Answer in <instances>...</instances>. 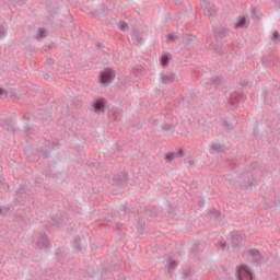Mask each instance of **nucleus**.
I'll list each match as a JSON object with an SVG mask.
<instances>
[{
  "label": "nucleus",
  "mask_w": 280,
  "mask_h": 280,
  "mask_svg": "<svg viewBox=\"0 0 280 280\" xmlns=\"http://www.w3.org/2000/svg\"><path fill=\"white\" fill-rule=\"evenodd\" d=\"M214 40H222V38H226L229 34H231V28L228 26H213L212 27Z\"/></svg>",
  "instance_id": "nucleus-15"
},
{
  "label": "nucleus",
  "mask_w": 280,
  "mask_h": 280,
  "mask_svg": "<svg viewBox=\"0 0 280 280\" xmlns=\"http://www.w3.org/2000/svg\"><path fill=\"white\" fill-rule=\"evenodd\" d=\"M116 77L117 74L115 73V70H113L112 68H105L98 73L97 82L104 88L110 86V84L115 82Z\"/></svg>",
  "instance_id": "nucleus-5"
},
{
  "label": "nucleus",
  "mask_w": 280,
  "mask_h": 280,
  "mask_svg": "<svg viewBox=\"0 0 280 280\" xmlns=\"http://www.w3.org/2000/svg\"><path fill=\"white\" fill-rule=\"evenodd\" d=\"M122 211L125 213H128V211H130V208H128V206H122Z\"/></svg>",
  "instance_id": "nucleus-62"
},
{
  "label": "nucleus",
  "mask_w": 280,
  "mask_h": 280,
  "mask_svg": "<svg viewBox=\"0 0 280 280\" xmlns=\"http://www.w3.org/2000/svg\"><path fill=\"white\" fill-rule=\"evenodd\" d=\"M272 127H275L277 132H279V135H280V115H278V116H276V118H273Z\"/></svg>",
  "instance_id": "nucleus-48"
},
{
  "label": "nucleus",
  "mask_w": 280,
  "mask_h": 280,
  "mask_svg": "<svg viewBox=\"0 0 280 280\" xmlns=\"http://www.w3.org/2000/svg\"><path fill=\"white\" fill-rule=\"evenodd\" d=\"M238 185L244 191H253L258 185L255 175L250 171H245L238 176Z\"/></svg>",
  "instance_id": "nucleus-3"
},
{
  "label": "nucleus",
  "mask_w": 280,
  "mask_h": 280,
  "mask_svg": "<svg viewBox=\"0 0 280 280\" xmlns=\"http://www.w3.org/2000/svg\"><path fill=\"white\" fill-rule=\"evenodd\" d=\"M174 159H176V152L168 151L164 155L165 163H172V161H174Z\"/></svg>",
  "instance_id": "nucleus-41"
},
{
  "label": "nucleus",
  "mask_w": 280,
  "mask_h": 280,
  "mask_svg": "<svg viewBox=\"0 0 280 280\" xmlns=\"http://www.w3.org/2000/svg\"><path fill=\"white\" fill-rule=\"evenodd\" d=\"M264 100L267 106H272V104H275L277 101V96H275V92H272V90L266 89L264 92Z\"/></svg>",
  "instance_id": "nucleus-17"
},
{
  "label": "nucleus",
  "mask_w": 280,
  "mask_h": 280,
  "mask_svg": "<svg viewBox=\"0 0 280 280\" xmlns=\"http://www.w3.org/2000/svg\"><path fill=\"white\" fill-rule=\"evenodd\" d=\"M172 60H174V56L172 55V52H163L160 56V65L163 67V69H167Z\"/></svg>",
  "instance_id": "nucleus-18"
},
{
  "label": "nucleus",
  "mask_w": 280,
  "mask_h": 280,
  "mask_svg": "<svg viewBox=\"0 0 280 280\" xmlns=\"http://www.w3.org/2000/svg\"><path fill=\"white\" fill-rule=\"evenodd\" d=\"M178 38H180V37L178 36V33H176V32L170 33V34L166 36V43H176V40H178Z\"/></svg>",
  "instance_id": "nucleus-40"
},
{
  "label": "nucleus",
  "mask_w": 280,
  "mask_h": 280,
  "mask_svg": "<svg viewBox=\"0 0 280 280\" xmlns=\"http://www.w3.org/2000/svg\"><path fill=\"white\" fill-rule=\"evenodd\" d=\"M95 47H96V49H98L100 51L104 50V45H102V43H100V42H97V43L95 44Z\"/></svg>",
  "instance_id": "nucleus-57"
},
{
  "label": "nucleus",
  "mask_w": 280,
  "mask_h": 280,
  "mask_svg": "<svg viewBox=\"0 0 280 280\" xmlns=\"http://www.w3.org/2000/svg\"><path fill=\"white\" fill-rule=\"evenodd\" d=\"M4 5H8V0H0V10L4 8Z\"/></svg>",
  "instance_id": "nucleus-60"
},
{
  "label": "nucleus",
  "mask_w": 280,
  "mask_h": 280,
  "mask_svg": "<svg viewBox=\"0 0 280 280\" xmlns=\"http://www.w3.org/2000/svg\"><path fill=\"white\" fill-rule=\"evenodd\" d=\"M211 49H213V51H215V54H219V56H224V42L222 40H215V44L214 45H211L210 46Z\"/></svg>",
  "instance_id": "nucleus-27"
},
{
  "label": "nucleus",
  "mask_w": 280,
  "mask_h": 280,
  "mask_svg": "<svg viewBox=\"0 0 280 280\" xmlns=\"http://www.w3.org/2000/svg\"><path fill=\"white\" fill-rule=\"evenodd\" d=\"M45 10L48 13L47 21H50L52 25L56 21H58L60 25H62V23H73V15H71L69 7L48 2L46 3Z\"/></svg>",
  "instance_id": "nucleus-1"
},
{
  "label": "nucleus",
  "mask_w": 280,
  "mask_h": 280,
  "mask_svg": "<svg viewBox=\"0 0 280 280\" xmlns=\"http://www.w3.org/2000/svg\"><path fill=\"white\" fill-rule=\"evenodd\" d=\"M5 183V177L3 175H0V187L3 186Z\"/></svg>",
  "instance_id": "nucleus-61"
},
{
  "label": "nucleus",
  "mask_w": 280,
  "mask_h": 280,
  "mask_svg": "<svg viewBox=\"0 0 280 280\" xmlns=\"http://www.w3.org/2000/svg\"><path fill=\"white\" fill-rule=\"evenodd\" d=\"M49 36V30L45 27H38L37 33L35 34L36 40H43V38H47Z\"/></svg>",
  "instance_id": "nucleus-30"
},
{
  "label": "nucleus",
  "mask_w": 280,
  "mask_h": 280,
  "mask_svg": "<svg viewBox=\"0 0 280 280\" xmlns=\"http://www.w3.org/2000/svg\"><path fill=\"white\" fill-rule=\"evenodd\" d=\"M162 130L166 133V135H174V132L176 131V127L174 125H170L167 122H163L162 124Z\"/></svg>",
  "instance_id": "nucleus-36"
},
{
  "label": "nucleus",
  "mask_w": 280,
  "mask_h": 280,
  "mask_svg": "<svg viewBox=\"0 0 280 280\" xmlns=\"http://www.w3.org/2000/svg\"><path fill=\"white\" fill-rule=\"evenodd\" d=\"M224 180H226V183H229V185H232L233 187H235V185H238V179L235 178V176H233V174H225L223 175Z\"/></svg>",
  "instance_id": "nucleus-37"
},
{
  "label": "nucleus",
  "mask_w": 280,
  "mask_h": 280,
  "mask_svg": "<svg viewBox=\"0 0 280 280\" xmlns=\"http://www.w3.org/2000/svg\"><path fill=\"white\" fill-rule=\"evenodd\" d=\"M97 270L101 275H106V272L110 271V267H108V264L103 262L102 267H97Z\"/></svg>",
  "instance_id": "nucleus-44"
},
{
  "label": "nucleus",
  "mask_w": 280,
  "mask_h": 280,
  "mask_svg": "<svg viewBox=\"0 0 280 280\" xmlns=\"http://www.w3.org/2000/svg\"><path fill=\"white\" fill-rule=\"evenodd\" d=\"M35 248L38 250H49V248H51V241L45 231L37 233L35 238Z\"/></svg>",
  "instance_id": "nucleus-12"
},
{
  "label": "nucleus",
  "mask_w": 280,
  "mask_h": 280,
  "mask_svg": "<svg viewBox=\"0 0 280 280\" xmlns=\"http://www.w3.org/2000/svg\"><path fill=\"white\" fill-rule=\"evenodd\" d=\"M43 126H49L51 124V116L47 115L46 117H39Z\"/></svg>",
  "instance_id": "nucleus-50"
},
{
  "label": "nucleus",
  "mask_w": 280,
  "mask_h": 280,
  "mask_svg": "<svg viewBox=\"0 0 280 280\" xmlns=\"http://www.w3.org/2000/svg\"><path fill=\"white\" fill-rule=\"evenodd\" d=\"M106 104H108V101L104 97L96 98L93 103V110L96 113V115H104L106 113Z\"/></svg>",
  "instance_id": "nucleus-14"
},
{
  "label": "nucleus",
  "mask_w": 280,
  "mask_h": 280,
  "mask_svg": "<svg viewBox=\"0 0 280 280\" xmlns=\"http://www.w3.org/2000/svg\"><path fill=\"white\" fill-rule=\"evenodd\" d=\"M246 100H247L246 94L242 92L231 93L228 100V110H231V112L237 110L240 108V104H244Z\"/></svg>",
  "instance_id": "nucleus-6"
},
{
  "label": "nucleus",
  "mask_w": 280,
  "mask_h": 280,
  "mask_svg": "<svg viewBox=\"0 0 280 280\" xmlns=\"http://www.w3.org/2000/svg\"><path fill=\"white\" fill-rule=\"evenodd\" d=\"M201 86L206 91H218L219 93H229L231 91V86L229 85V79L224 75H212L209 79H203L200 81Z\"/></svg>",
  "instance_id": "nucleus-2"
},
{
  "label": "nucleus",
  "mask_w": 280,
  "mask_h": 280,
  "mask_svg": "<svg viewBox=\"0 0 280 280\" xmlns=\"http://www.w3.org/2000/svg\"><path fill=\"white\" fill-rule=\"evenodd\" d=\"M248 25H250V22L246 20L245 16H241L240 20L235 24L236 30H248Z\"/></svg>",
  "instance_id": "nucleus-28"
},
{
  "label": "nucleus",
  "mask_w": 280,
  "mask_h": 280,
  "mask_svg": "<svg viewBox=\"0 0 280 280\" xmlns=\"http://www.w3.org/2000/svg\"><path fill=\"white\" fill-rule=\"evenodd\" d=\"M131 40L133 45H141L143 40V36H141V32L139 30H135L131 34Z\"/></svg>",
  "instance_id": "nucleus-31"
},
{
  "label": "nucleus",
  "mask_w": 280,
  "mask_h": 280,
  "mask_svg": "<svg viewBox=\"0 0 280 280\" xmlns=\"http://www.w3.org/2000/svg\"><path fill=\"white\" fill-rule=\"evenodd\" d=\"M190 253L194 257H196V255H200V243L195 242L190 248Z\"/></svg>",
  "instance_id": "nucleus-39"
},
{
  "label": "nucleus",
  "mask_w": 280,
  "mask_h": 280,
  "mask_svg": "<svg viewBox=\"0 0 280 280\" xmlns=\"http://www.w3.org/2000/svg\"><path fill=\"white\" fill-rule=\"evenodd\" d=\"M128 180H130L128 171H121L112 177L110 185H114L115 187H119V189H124L128 187Z\"/></svg>",
  "instance_id": "nucleus-10"
},
{
  "label": "nucleus",
  "mask_w": 280,
  "mask_h": 280,
  "mask_svg": "<svg viewBox=\"0 0 280 280\" xmlns=\"http://www.w3.org/2000/svg\"><path fill=\"white\" fill-rule=\"evenodd\" d=\"M247 255L252 257L256 264L259 265L261 262V252H259V249L250 248L247 250Z\"/></svg>",
  "instance_id": "nucleus-25"
},
{
  "label": "nucleus",
  "mask_w": 280,
  "mask_h": 280,
  "mask_svg": "<svg viewBox=\"0 0 280 280\" xmlns=\"http://www.w3.org/2000/svg\"><path fill=\"white\" fill-rule=\"evenodd\" d=\"M5 36H8V26L0 24V38H5Z\"/></svg>",
  "instance_id": "nucleus-47"
},
{
  "label": "nucleus",
  "mask_w": 280,
  "mask_h": 280,
  "mask_svg": "<svg viewBox=\"0 0 280 280\" xmlns=\"http://www.w3.org/2000/svg\"><path fill=\"white\" fill-rule=\"evenodd\" d=\"M223 128H225L226 132H233L235 127L233 126V118L226 116L223 118Z\"/></svg>",
  "instance_id": "nucleus-29"
},
{
  "label": "nucleus",
  "mask_w": 280,
  "mask_h": 280,
  "mask_svg": "<svg viewBox=\"0 0 280 280\" xmlns=\"http://www.w3.org/2000/svg\"><path fill=\"white\" fill-rule=\"evenodd\" d=\"M167 213H168V218H180V209L176 208V207H173V206H170L168 209H167Z\"/></svg>",
  "instance_id": "nucleus-35"
},
{
  "label": "nucleus",
  "mask_w": 280,
  "mask_h": 280,
  "mask_svg": "<svg viewBox=\"0 0 280 280\" xmlns=\"http://www.w3.org/2000/svg\"><path fill=\"white\" fill-rule=\"evenodd\" d=\"M262 205L265 206V209L269 210L270 206L268 205V202H262Z\"/></svg>",
  "instance_id": "nucleus-63"
},
{
  "label": "nucleus",
  "mask_w": 280,
  "mask_h": 280,
  "mask_svg": "<svg viewBox=\"0 0 280 280\" xmlns=\"http://www.w3.org/2000/svg\"><path fill=\"white\" fill-rule=\"evenodd\" d=\"M2 128L4 130H8V132H12L14 130V127L12 126V121L10 119H5L2 124Z\"/></svg>",
  "instance_id": "nucleus-42"
},
{
  "label": "nucleus",
  "mask_w": 280,
  "mask_h": 280,
  "mask_svg": "<svg viewBox=\"0 0 280 280\" xmlns=\"http://www.w3.org/2000/svg\"><path fill=\"white\" fill-rule=\"evenodd\" d=\"M201 9L203 10L205 16H208L210 23H215L218 18V7L211 0H201Z\"/></svg>",
  "instance_id": "nucleus-4"
},
{
  "label": "nucleus",
  "mask_w": 280,
  "mask_h": 280,
  "mask_svg": "<svg viewBox=\"0 0 280 280\" xmlns=\"http://www.w3.org/2000/svg\"><path fill=\"white\" fill-rule=\"evenodd\" d=\"M67 217H65L62 213H55L48 221V229H54L55 231H58L59 229H65L67 228Z\"/></svg>",
  "instance_id": "nucleus-9"
},
{
  "label": "nucleus",
  "mask_w": 280,
  "mask_h": 280,
  "mask_svg": "<svg viewBox=\"0 0 280 280\" xmlns=\"http://www.w3.org/2000/svg\"><path fill=\"white\" fill-rule=\"evenodd\" d=\"M50 145L52 148V152L54 150H60V148H62V144L58 140H52V143Z\"/></svg>",
  "instance_id": "nucleus-52"
},
{
  "label": "nucleus",
  "mask_w": 280,
  "mask_h": 280,
  "mask_svg": "<svg viewBox=\"0 0 280 280\" xmlns=\"http://www.w3.org/2000/svg\"><path fill=\"white\" fill-rule=\"evenodd\" d=\"M208 215H209V218H213L215 224H220V222H222V220L224 219L222 217V212H220V210H218L215 208H211L208 211Z\"/></svg>",
  "instance_id": "nucleus-22"
},
{
  "label": "nucleus",
  "mask_w": 280,
  "mask_h": 280,
  "mask_svg": "<svg viewBox=\"0 0 280 280\" xmlns=\"http://www.w3.org/2000/svg\"><path fill=\"white\" fill-rule=\"evenodd\" d=\"M231 243H226V240L224 237H221L217 243H215V248L220 250L221 253H224V250H231Z\"/></svg>",
  "instance_id": "nucleus-23"
},
{
  "label": "nucleus",
  "mask_w": 280,
  "mask_h": 280,
  "mask_svg": "<svg viewBox=\"0 0 280 280\" xmlns=\"http://www.w3.org/2000/svg\"><path fill=\"white\" fill-rule=\"evenodd\" d=\"M148 219L145 218H139L136 223V229L140 235H143V233H148Z\"/></svg>",
  "instance_id": "nucleus-19"
},
{
  "label": "nucleus",
  "mask_w": 280,
  "mask_h": 280,
  "mask_svg": "<svg viewBox=\"0 0 280 280\" xmlns=\"http://www.w3.org/2000/svg\"><path fill=\"white\" fill-rule=\"evenodd\" d=\"M56 63V60H54V58H48L46 61H45V67H54V65Z\"/></svg>",
  "instance_id": "nucleus-56"
},
{
  "label": "nucleus",
  "mask_w": 280,
  "mask_h": 280,
  "mask_svg": "<svg viewBox=\"0 0 280 280\" xmlns=\"http://www.w3.org/2000/svg\"><path fill=\"white\" fill-rule=\"evenodd\" d=\"M72 106H73L74 110H82V101L74 98L72 101Z\"/></svg>",
  "instance_id": "nucleus-46"
},
{
  "label": "nucleus",
  "mask_w": 280,
  "mask_h": 280,
  "mask_svg": "<svg viewBox=\"0 0 280 280\" xmlns=\"http://www.w3.org/2000/svg\"><path fill=\"white\" fill-rule=\"evenodd\" d=\"M2 211L4 215H8V213H10V207H2Z\"/></svg>",
  "instance_id": "nucleus-59"
},
{
  "label": "nucleus",
  "mask_w": 280,
  "mask_h": 280,
  "mask_svg": "<svg viewBox=\"0 0 280 280\" xmlns=\"http://www.w3.org/2000/svg\"><path fill=\"white\" fill-rule=\"evenodd\" d=\"M253 86V83L248 80L242 79L238 83V90L242 91V89H250Z\"/></svg>",
  "instance_id": "nucleus-38"
},
{
  "label": "nucleus",
  "mask_w": 280,
  "mask_h": 280,
  "mask_svg": "<svg viewBox=\"0 0 280 280\" xmlns=\"http://www.w3.org/2000/svg\"><path fill=\"white\" fill-rule=\"evenodd\" d=\"M185 158V150L178 149L177 152L175 153V159H183Z\"/></svg>",
  "instance_id": "nucleus-54"
},
{
  "label": "nucleus",
  "mask_w": 280,
  "mask_h": 280,
  "mask_svg": "<svg viewBox=\"0 0 280 280\" xmlns=\"http://www.w3.org/2000/svg\"><path fill=\"white\" fill-rule=\"evenodd\" d=\"M23 132H25V135H34L35 132L34 126H32V118H30V116H27V121L23 127Z\"/></svg>",
  "instance_id": "nucleus-32"
},
{
  "label": "nucleus",
  "mask_w": 280,
  "mask_h": 280,
  "mask_svg": "<svg viewBox=\"0 0 280 280\" xmlns=\"http://www.w3.org/2000/svg\"><path fill=\"white\" fill-rule=\"evenodd\" d=\"M18 5H27V0H18L16 2Z\"/></svg>",
  "instance_id": "nucleus-58"
},
{
  "label": "nucleus",
  "mask_w": 280,
  "mask_h": 280,
  "mask_svg": "<svg viewBox=\"0 0 280 280\" xmlns=\"http://www.w3.org/2000/svg\"><path fill=\"white\" fill-rule=\"evenodd\" d=\"M36 152L39 159H51L54 156V148L50 143H39Z\"/></svg>",
  "instance_id": "nucleus-13"
},
{
  "label": "nucleus",
  "mask_w": 280,
  "mask_h": 280,
  "mask_svg": "<svg viewBox=\"0 0 280 280\" xmlns=\"http://www.w3.org/2000/svg\"><path fill=\"white\" fill-rule=\"evenodd\" d=\"M55 256L57 257V259L59 261H62L61 257H65L63 254H62V249H60V247L56 248L55 249Z\"/></svg>",
  "instance_id": "nucleus-53"
},
{
  "label": "nucleus",
  "mask_w": 280,
  "mask_h": 280,
  "mask_svg": "<svg viewBox=\"0 0 280 280\" xmlns=\"http://www.w3.org/2000/svg\"><path fill=\"white\" fill-rule=\"evenodd\" d=\"M27 191H30V189L25 184H19L15 188V194L19 198H25V196H27Z\"/></svg>",
  "instance_id": "nucleus-26"
},
{
  "label": "nucleus",
  "mask_w": 280,
  "mask_h": 280,
  "mask_svg": "<svg viewBox=\"0 0 280 280\" xmlns=\"http://www.w3.org/2000/svg\"><path fill=\"white\" fill-rule=\"evenodd\" d=\"M209 152L210 154H222L226 152V144L220 140H214L210 144Z\"/></svg>",
  "instance_id": "nucleus-16"
},
{
  "label": "nucleus",
  "mask_w": 280,
  "mask_h": 280,
  "mask_svg": "<svg viewBox=\"0 0 280 280\" xmlns=\"http://www.w3.org/2000/svg\"><path fill=\"white\" fill-rule=\"evenodd\" d=\"M73 248H74V253H81V255H84V253H86V245H84L80 236H77L74 238Z\"/></svg>",
  "instance_id": "nucleus-20"
},
{
  "label": "nucleus",
  "mask_w": 280,
  "mask_h": 280,
  "mask_svg": "<svg viewBox=\"0 0 280 280\" xmlns=\"http://www.w3.org/2000/svg\"><path fill=\"white\" fill-rule=\"evenodd\" d=\"M43 77H44V80H49L50 78L49 73H45Z\"/></svg>",
  "instance_id": "nucleus-64"
},
{
  "label": "nucleus",
  "mask_w": 280,
  "mask_h": 280,
  "mask_svg": "<svg viewBox=\"0 0 280 280\" xmlns=\"http://www.w3.org/2000/svg\"><path fill=\"white\" fill-rule=\"evenodd\" d=\"M145 215H150L151 218H156V215H159V212H156L155 208H148L144 211Z\"/></svg>",
  "instance_id": "nucleus-45"
},
{
  "label": "nucleus",
  "mask_w": 280,
  "mask_h": 280,
  "mask_svg": "<svg viewBox=\"0 0 280 280\" xmlns=\"http://www.w3.org/2000/svg\"><path fill=\"white\" fill-rule=\"evenodd\" d=\"M90 14H92L94 19L101 21L103 25H110V20L106 18L108 16V7H106V4L102 3L98 9L91 11Z\"/></svg>",
  "instance_id": "nucleus-11"
},
{
  "label": "nucleus",
  "mask_w": 280,
  "mask_h": 280,
  "mask_svg": "<svg viewBox=\"0 0 280 280\" xmlns=\"http://www.w3.org/2000/svg\"><path fill=\"white\" fill-rule=\"evenodd\" d=\"M8 97V90L0 88V100H5Z\"/></svg>",
  "instance_id": "nucleus-55"
},
{
  "label": "nucleus",
  "mask_w": 280,
  "mask_h": 280,
  "mask_svg": "<svg viewBox=\"0 0 280 280\" xmlns=\"http://www.w3.org/2000/svg\"><path fill=\"white\" fill-rule=\"evenodd\" d=\"M180 272H182V278L184 280H191V279H194V270H191V268H183L180 270Z\"/></svg>",
  "instance_id": "nucleus-34"
},
{
  "label": "nucleus",
  "mask_w": 280,
  "mask_h": 280,
  "mask_svg": "<svg viewBox=\"0 0 280 280\" xmlns=\"http://www.w3.org/2000/svg\"><path fill=\"white\" fill-rule=\"evenodd\" d=\"M118 28L121 31V32H127V30H130V26L128 25V23H126V21L124 20H120L118 23Z\"/></svg>",
  "instance_id": "nucleus-43"
},
{
  "label": "nucleus",
  "mask_w": 280,
  "mask_h": 280,
  "mask_svg": "<svg viewBox=\"0 0 280 280\" xmlns=\"http://www.w3.org/2000/svg\"><path fill=\"white\" fill-rule=\"evenodd\" d=\"M236 280H255V271L248 267V265H240L236 267L235 271Z\"/></svg>",
  "instance_id": "nucleus-8"
},
{
  "label": "nucleus",
  "mask_w": 280,
  "mask_h": 280,
  "mask_svg": "<svg viewBox=\"0 0 280 280\" xmlns=\"http://www.w3.org/2000/svg\"><path fill=\"white\" fill-rule=\"evenodd\" d=\"M165 268H167V270H176V268H178V260H175L172 258V256H168V258H166Z\"/></svg>",
  "instance_id": "nucleus-33"
},
{
  "label": "nucleus",
  "mask_w": 280,
  "mask_h": 280,
  "mask_svg": "<svg viewBox=\"0 0 280 280\" xmlns=\"http://www.w3.org/2000/svg\"><path fill=\"white\" fill-rule=\"evenodd\" d=\"M176 80V73L174 72H166L163 73L161 77L162 84H173V82Z\"/></svg>",
  "instance_id": "nucleus-24"
},
{
  "label": "nucleus",
  "mask_w": 280,
  "mask_h": 280,
  "mask_svg": "<svg viewBox=\"0 0 280 280\" xmlns=\"http://www.w3.org/2000/svg\"><path fill=\"white\" fill-rule=\"evenodd\" d=\"M183 39L187 49H194V44L198 40V37L194 34H184Z\"/></svg>",
  "instance_id": "nucleus-21"
},
{
  "label": "nucleus",
  "mask_w": 280,
  "mask_h": 280,
  "mask_svg": "<svg viewBox=\"0 0 280 280\" xmlns=\"http://www.w3.org/2000/svg\"><path fill=\"white\" fill-rule=\"evenodd\" d=\"M228 240L230 241L232 248H237L240 250L242 244L246 240V234L244 231L233 230L228 234Z\"/></svg>",
  "instance_id": "nucleus-7"
},
{
  "label": "nucleus",
  "mask_w": 280,
  "mask_h": 280,
  "mask_svg": "<svg viewBox=\"0 0 280 280\" xmlns=\"http://www.w3.org/2000/svg\"><path fill=\"white\" fill-rule=\"evenodd\" d=\"M272 43L279 44L280 43V34L279 31H273V34L271 36Z\"/></svg>",
  "instance_id": "nucleus-51"
},
{
  "label": "nucleus",
  "mask_w": 280,
  "mask_h": 280,
  "mask_svg": "<svg viewBox=\"0 0 280 280\" xmlns=\"http://www.w3.org/2000/svg\"><path fill=\"white\" fill-rule=\"evenodd\" d=\"M163 117L162 114L158 115V117H152L150 119V122L153 125V126H159V124H161V118Z\"/></svg>",
  "instance_id": "nucleus-49"
}]
</instances>
